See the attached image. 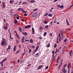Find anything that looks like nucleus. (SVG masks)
<instances>
[{
	"label": "nucleus",
	"instance_id": "obj_34",
	"mask_svg": "<svg viewBox=\"0 0 73 73\" xmlns=\"http://www.w3.org/2000/svg\"><path fill=\"white\" fill-rule=\"evenodd\" d=\"M37 8H36V9H34L33 11H34V12H36V11H37Z\"/></svg>",
	"mask_w": 73,
	"mask_h": 73
},
{
	"label": "nucleus",
	"instance_id": "obj_33",
	"mask_svg": "<svg viewBox=\"0 0 73 73\" xmlns=\"http://www.w3.org/2000/svg\"><path fill=\"white\" fill-rule=\"evenodd\" d=\"M8 48L9 49H11V45H9Z\"/></svg>",
	"mask_w": 73,
	"mask_h": 73
},
{
	"label": "nucleus",
	"instance_id": "obj_3",
	"mask_svg": "<svg viewBox=\"0 0 73 73\" xmlns=\"http://www.w3.org/2000/svg\"><path fill=\"white\" fill-rule=\"evenodd\" d=\"M67 65V64H64V73L67 72V71L65 68V67H66V66Z\"/></svg>",
	"mask_w": 73,
	"mask_h": 73
},
{
	"label": "nucleus",
	"instance_id": "obj_16",
	"mask_svg": "<svg viewBox=\"0 0 73 73\" xmlns=\"http://www.w3.org/2000/svg\"><path fill=\"white\" fill-rule=\"evenodd\" d=\"M48 28H49V27L48 26V25H46L45 26L44 28H45V29H48Z\"/></svg>",
	"mask_w": 73,
	"mask_h": 73
},
{
	"label": "nucleus",
	"instance_id": "obj_56",
	"mask_svg": "<svg viewBox=\"0 0 73 73\" xmlns=\"http://www.w3.org/2000/svg\"><path fill=\"white\" fill-rule=\"evenodd\" d=\"M50 36H52V33H50Z\"/></svg>",
	"mask_w": 73,
	"mask_h": 73
},
{
	"label": "nucleus",
	"instance_id": "obj_22",
	"mask_svg": "<svg viewBox=\"0 0 73 73\" xmlns=\"http://www.w3.org/2000/svg\"><path fill=\"white\" fill-rule=\"evenodd\" d=\"M16 46H15L14 47V49H13L14 52H15V50H16Z\"/></svg>",
	"mask_w": 73,
	"mask_h": 73
},
{
	"label": "nucleus",
	"instance_id": "obj_5",
	"mask_svg": "<svg viewBox=\"0 0 73 73\" xmlns=\"http://www.w3.org/2000/svg\"><path fill=\"white\" fill-rule=\"evenodd\" d=\"M71 66V63H69L68 64V68L70 69V68Z\"/></svg>",
	"mask_w": 73,
	"mask_h": 73
},
{
	"label": "nucleus",
	"instance_id": "obj_61",
	"mask_svg": "<svg viewBox=\"0 0 73 73\" xmlns=\"http://www.w3.org/2000/svg\"><path fill=\"white\" fill-rule=\"evenodd\" d=\"M62 71L63 72H64V68H63L62 69Z\"/></svg>",
	"mask_w": 73,
	"mask_h": 73
},
{
	"label": "nucleus",
	"instance_id": "obj_13",
	"mask_svg": "<svg viewBox=\"0 0 73 73\" xmlns=\"http://www.w3.org/2000/svg\"><path fill=\"white\" fill-rule=\"evenodd\" d=\"M59 52V51L58 50V49H57L56 48V50L55 52V54H56V53H57V52Z\"/></svg>",
	"mask_w": 73,
	"mask_h": 73
},
{
	"label": "nucleus",
	"instance_id": "obj_49",
	"mask_svg": "<svg viewBox=\"0 0 73 73\" xmlns=\"http://www.w3.org/2000/svg\"><path fill=\"white\" fill-rule=\"evenodd\" d=\"M49 67L48 66H47L46 67V69H48V67Z\"/></svg>",
	"mask_w": 73,
	"mask_h": 73
},
{
	"label": "nucleus",
	"instance_id": "obj_18",
	"mask_svg": "<svg viewBox=\"0 0 73 73\" xmlns=\"http://www.w3.org/2000/svg\"><path fill=\"white\" fill-rule=\"evenodd\" d=\"M44 24H47V23H48V22L46 20H44Z\"/></svg>",
	"mask_w": 73,
	"mask_h": 73
},
{
	"label": "nucleus",
	"instance_id": "obj_8",
	"mask_svg": "<svg viewBox=\"0 0 73 73\" xmlns=\"http://www.w3.org/2000/svg\"><path fill=\"white\" fill-rule=\"evenodd\" d=\"M1 44V45L2 46H4V45H5V43H4V42H2Z\"/></svg>",
	"mask_w": 73,
	"mask_h": 73
},
{
	"label": "nucleus",
	"instance_id": "obj_20",
	"mask_svg": "<svg viewBox=\"0 0 73 73\" xmlns=\"http://www.w3.org/2000/svg\"><path fill=\"white\" fill-rule=\"evenodd\" d=\"M66 22L67 23V24L68 25H69L70 24L69 23V22H68V20L66 19Z\"/></svg>",
	"mask_w": 73,
	"mask_h": 73
},
{
	"label": "nucleus",
	"instance_id": "obj_41",
	"mask_svg": "<svg viewBox=\"0 0 73 73\" xmlns=\"http://www.w3.org/2000/svg\"><path fill=\"white\" fill-rule=\"evenodd\" d=\"M27 15H28L27 13H25L24 15V16H27Z\"/></svg>",
	"mask_w": 73,
	"mask_h": 73
},
{
	"label": "nucleus",
	"instance_id": "obj_39",
	"mask_svg": "<svg viewBox=\"0 0 73 73\" xmlns=\"http://www.w3.org/2000/svg\"><path fill=\"white\" fill-rule=\"evenodd\" d=\"M31 52H32V50L31 49H30L29 50V53H31Z\"/></svg>",
	"mask_w": 73,
	"mask_h": 73
},
{
	"label": "nucleus",
	"instance_id": "obj_7",
	"mask_svg": "<svg viewBox=\"0 0 73 73\" xmlns=\"http://www.w3.org/2000/svg\"><path fill=\"white\" fill-rule=\"evenodd\" d=\"M3 28L5 30H7V29H8V27L6 26H5L3 27Z\"/></svg>",
	"mask_w": 73,
	"mask_h": 73
},
{
	"label": "nucleus",
	"instance_id": "obj_28",
	"mask_svg": "<svg viewBox=\"0 0 73 73\" xmlns=\"http://www.w3.org/2000/svg\"><path fill=\"white\" fill-rule=\"evenodd\" d=\"M23 4H27V2L26 1H25L22 3Z\"/></svg>",
	"mask_w": 73,
	"mask_h": 73
},
{
	"label": "nucleus",
	"instance_id": "obj_50",
	"mask_svg": "<svg viewBox=\"0 0 73 73\" xmlns=\"http://www.w3.org/2000/svg\"><path fill=\"white\" fill-rule=\"evenodd\" d=\"M5 68H6V67L4 66V67L2 68V69H5Z\"/></svg>",
	"mask_w": 73,
	"mask_h": 73
},
{
	"label": "nucleus",
	"instance_id": "obj_36",
	"mask_svg": "<svg viewBox=\"0 0 73 73\" xmlns=\"http://www.w3.org/2000/svg\"><path fill=\"white\" fill-rule=\"evenodd\" d=\"M9 24H8V23H7L6 24V26H5L6 27H8V26H9Z\"/></svg>",
	"mask_w": 73,
	"mask_h": 73
},
{
	"label": "nucleus",
	"instance_id": "obj_37",
	"mask_svg": "<svg viewBox=\"0 0 73 73\" xmlns=\"http://www.w3.org/2000/svg\"><path fill=\"white\" fill-rule=\"evenodd\" d=\"M19 53V50H18L17 52L15 54L16 55L17 54V53Z\"/></svg>",
	"mask_w": 73,
	"mask_h": 73
},
{
	"label": "nucleus",
	"instance_id": "obj_57",
	"mask_svg": "<svg viewBox=\"0 0 73 73\" xmlns=\"http://www.w3.org/2000/svg\"><path fill=\"white\" fill-rule=\"evenodd\" d=\"M17 62L18 63H19L20 62V60H19V59L18 60Z\"/></svg>",
	"mask_w": 73,
	"mask_h": 73
},
{
	"label": "nucleus",
	"instance_id": "obj_19",
	"mask_svg": "<svg viewBox=\"0 0 73 73\" xmlns=\"http://www.w3.org/2000/svg\"><path fill=\"white\" fill-rule=\"evenodd\" d=\"M27 41L29 42V40H28V39H25L24 41L25 42H27Z\"/></svg>",
	"mask_w": 73,
	"mask_h": 73
},
{
	"label": "nucleus",
	"instance_id": "obj_11",
	"mask_svg": "<svg viewBox=\"0 0 73 73\" xmlns=\"http://www.w3.org/2000/svg\"><path fill=\"white\" fill-rule=\"evenodd\" d=\"M30 41L31 43H32V44H33V39H30Z\"/></svg>",
	"mask_w": 73,
	"mask_h": 73
},
{
	"label": "nucleus",
	"instance_id": "obj_51",
	"mask_svg": "<svg viewBox=\"0 0 73 73\" xmlns=\"http://www.w3.org/2000/svg\"><path fill=\"white\" fill-rule=\"evenodd\" d=\"M48 13H47L45 14L44 15V16H47L48 15Z\"/></svg>",
	"mask_w": 73,
	"mask_h": 73
},
{
	"label": "nucleus",
	"instance_id": "obj_54",
	"mask_svg": "<svg viewBox=\"0 0 73 73\" xmlns=\"http://www.w3.org/2000/svg\"><path fill=\"white\" fill-rule=\"evenodd\" d=\"M32 48H35V46H32Z\"/></svg>",
	"mask_w": 73,
	"mask_h": 73
},
{
	"label": "nucleus",
	"instance_id": "obj_60",
	"mask_svg": "<svg viewBox=\"0 0 73 73\" xmlns=\"http://www.w3.org/2000/svg\"><path fill=\"white\" fill-rule=\"evenodd\" d=\"M60 58V56H58V58H57V60H59V58Z\"/></svg>",
	"mask_w": 73,
	"mask_h": 73
},
{
	"label": "nucleus",
	"instance_id": "obj_44",
	"mask_svg": "<svg viewBox=\"0 0 73 73\" xmlns=\"http://www.w3.org/2000/svg\"><path fill=\"white\" fill-rule=\"evenodd\" d=\"M37 50H35L33 52V53H36L37 52Z\"/></svg>",
	"mask_w": 73,
	"mask_h": 73
},
{
	"label": "nucleus",
	"instance_id": "obj_31",
	"mask_svg": "<svg viewBox=\"0 0 73 73\" xmlns=\"http://www.w3.org/2000/svg\"><path fill=\"white\" fill-rule=\"evenodd\" d=\"M50 46V44H48V45L47 46V48H49Z\"/></svg>",
	"mask_w": 73,
	"mask_h": 73
},
{
	"label": "nucleus",
	"instance_id": "obj_2",
	"mask_svg": "<svg viewBox=\"0 0 73 73\" xmlns=\"http://www.w3.org/2000/svg\"><path fill=\"white\" fill-rule=\"evenodd\" d=\"M22 33L23 35H25V36H27L28 35V33L26 32H22Z\"/></svg>",
	"mask_w": 73,
	"mask_h": 73
},
{
	"label": "nucleus",
	"instance_id": "obj_47",
	"mask_svg": "<svg viewBox=\"0 0 73 73\" xmlns=\"http://www.w3.org/2000/svg\"><path fill=\"white\" fill-rule=\"evenodd\" d=\"M17 20H19V19H20V18H19V17H17Z\"/></svg>",
	"mask_w": 73,
	"mask_h": 73
},
{
	"label": "nucleus",
	"instance_id": "obj_53",
	"mask_svg": "<svg viewBox=\"0 0 73 73\" xmlns=\"http://www.w3.org/2000/svg\"><path fill=\"white\" fill-rule=\"evenodd\" d=\"M60 5H57V7H60Z\"/></svg>",
	"mask_w": 73,
	"mask_h": 73
},
{
	"label": "nucleus",
	"instance_id": "obj_17",
	"mask_svg": "<svg viewBox=\"0 0 73 73\" xmlns=\"http://www.w3.org/2000/svg\"><path fill=\"white\" fill-rule=\"evenodd\" d=\"M42 65H40L38 67V69L37 70H38L39 69H40L42 68Z\"/></svg>",
	"mask_w": 73,
	"mask_h": 73
},
{
	"label": "nucleus",
	"instance_id": "obj_43",
	"mask_svg": "<svg viewBox=\"0 0 73 73\" xmlns=\"http://www.w3.org/2000/svg\"><path fill=\"white\" fill-rule=\"evenodd\" d=\"M39 54L38 53H36V54H35V56H38V55Z\"/></svg>",
	"mask_w": 73,
	"mask_h": 73
},
{
	"label": "nucleus",
	"instance_id": "obj_52",
	"mask_svg": "<svg viewBox=\"0 0 73 73\" xmlns=\"http://www.w3.org/2000/svg\"><path fill=\"white\" fill-rule=\"evenodd\" d=\"M38 38H39V39H42V37H38Z\"/></svg>",
	"mask_w": 73,
	"mask_h": 73
},
{
	"label": "nucleus",
	"instance_id": "obj_9",
	"mask_svg": "<svg viewBox=\"0 0 73 73\" xmlns=\"http://www.w3.org/2000/svg\"><path fill=\"white\" fill-rule=\"evenodd\" d=\"M31 3H35V0H31Z\"/></svg>",
	"mask_w": 73,
	"mask_h": 73
},
{
	"label": "nucleus",
	"instance_id": "obj_23",
	"mask_svg": "<svg viewBox=\"0 0 73 73\" xmlns=\"http://www.w3.org/2000/svg\"><path fill=\"white\" fill-rule=\"evenodd\" d=\"M42 29H43V27H42V26H41L39 27V30H41V31H42Z\"/></svg>",
	"mask_w": 73,
	"mask_h": 73
},
{
	"label": "nucleus",
	"instance_id": "obj_30",
	"mask_svg": "<svg viewBox=\"0 0 73 73\" xmlns=\"http://www.w3.org/2000/svg\"><path fill=\"white\" fill-rule=\"evenodd\" d=\"M17 23V20H15L14 21V24H16Z\"/></svg>",
	"mask_w": 73,
	"mask_h": 73
},
{
	"label": "nucleus",
	"instance_id": "obj_6",
	"mask_svg": "<svg viewBox=\"0 0 73 73\" xmlns=\"http://www.w3.org/2000/svg\"><path fill=\"white\" fill-rule=\"evenodd\" d=\"M32 32L33 33L32 34H33V35H34V33H35V30L34 29V28H33V27L32 28Z\"/></svg>",
	"mask_w": 73,
	"mask_h": 73
},
{
	"label": "nucleus",
	"instance_id": "obj_1",
	"mask_svg": "<svg viewBox=\"0 0 73 73\" xmlns=\"http://www.w3.org/2000/svg\"><path fill=\"white\" fill-rule=\"evenodd\" d=\"M2 42L5 43V45H7V41L5 40V39L3 38L2 39Z\"/></svg>",
	"mask_w": 73,
	"mask_h": 73
},
{
	"label": "nucleus",
	"instance_id": "obj_24",
	"mask_svg": "<svg viewBox=\"0 0 73 73\" xmlns=\"http://www.w3.org/2000/svg\"><path fill=\"white\" fill-rule=\"evenodd\" d=\"M48 16L49 17H51V16H52V14L50 13H49L48 14Z\"/></svg>",
	"mask_w": 73,
	"mask_h": 73
},
{
	"label": "nucleus",
	"instance_id": "obj_25",
	"mask_svg": "<svg viewBox=\"0 0 73 73\" xmlns=\"http://www.w3.org/2000/svg\"><path fill=\"white\" fill-rule=\"evenodd\" d=\"M72 50H71L70 51V53H69V54H70V56H71L72 54Z\"/></svg>",
	"mask_w": 73,
	"mask_h": 73
},
{
	"label": "nucleus",
	"instance_id": "obj_64",
	"mask_svg": "<svg viewBox=\"0 0 73 73\" xmlns=\"http://www.w3.org/2000/svg\"><path fill=\"white\" fill-rule=\"evenodd\" d=\"M16 14H15L14 15V17H16Z\"/></svg>",
	"mask_w": 73,
	"mask_h": 73
},
{
	"label": "nucleus",
	"instance_id": "obj_21",
	"mask_svg": "<svg viewBox=\"0 0 73 73\" xmlns=\"http://www.w3.org/2000/svg\"><path fill=\"white\" fill-rule=\"evenodd\" d=\"M46 34H47V33L46 32H44L43 35L44 36H45L46 35Z\"/></svg>",
	"mask_w": 73,
	"mask_h": 73
},
{
	"label": "nucleus",
	"instance_id": "obj_46",
	"mask_svg": "<svg viewBox=\"0 0 73 73\" xmlns=\"http://www.w3.org/2000/svg\"><path fill=\"white\" fill-rule=\"evenodd\" d=\"M54 23H57V20H56L55 19V21L54 22Z\"/></svg>",
	"mask_w": 73,
	"mask_h": 73
},
{
	"label": "nucleus",
	"instance_id": "obj_63",
	"mask_svg": "<svg viewBox=\"0 0 73 73\" xmlns=\"http://www.w3.org/2000/svg\"><path fill=\"white\" fill-rule=\"evenodd\" d=\"M54 51H52V54H54Z\"/></svg>",
	"mask_w": 73,
	"mask_h": 73
},
{
	"label": "nucleus",
	"instance_id": "obj_59",
	"mask_svg": "<svg viewBox=\"0 0 73 73\" xmlns=\"http://www.w3.org/2000/svg\"><path fill=\"white\" fill-rule=\"evenodd\" d=\"M58 1V0H55L54 1V3H55V2H56V1Z\"/></svg>",
	"mask_w": 73,
	"mask_h": 73
},
{
	"label": "nucleus",
	"instance_id": "obj_35",
	"mask_svg": "<svg viewBox=\"0 0 73 73\" xmlns=\"http://www.w3.org/2000/svg\"><path fill=\"white\" fill-rule=\"evenodd\" d=\"M24 39H22L21 40L22 43H23L24 42Z\"/></svg>",
	"mask_w": 73,
	"mask_h": 73
},
{
	"label": "nucleus",
	"instance_id": "obj_27",
	"mask_svg": "<svg viewBox=\"0 0 73 73\" xmlns=\"http://www.w3.org/2000/svg\"><path fill=\"white\" fill-rule=\"evenodd\" d=\"M60 8H62V9H63V8H64V5H62L61 6H60Z\"/></svg>",
	"mask_w": 73,
	"mask_h": 73
},
{
	"label": "nucleus",
	"instance_id": "obj_38",
	"mask_svg": "<svg viewBox=\"0 0 73 73\" xmlns=\"http://www.w3.org/2000/svg\"><path fill=\"white\" fill-rule=\"evenodd\" d=\"M9 37L10 38H11V40H13V38L12 37H11V35H10Z\"/></svg>",
	"mask_w": 73,
	"mask_h": 73
},
{
	"label": "nucleus",
	"instance_id": "obj_62",
	"mask_svg": "<svg viewBox=\"0 0 73 73\" xmlns=\"http://www.w3.org/2000/svg\"><path fill=\"white\" fill-rule=\"evenodd\" d=\"M4 62L3 61V60L1 62V64H3V63Z\"/></svg>",
	"mask_w": 73,
	"mask_h": 73
},
{
	"label": "nucleus",
	"instance_id": "obj_10",
	"mask_svg": "<svg viewBox=\"0 0 73 73\" xmlns=\"http://www.w3.org/2000/svg\"><path fill=\"white\" fill-rule=\"evenodd\" d=\"M18 29H19V31H20V32H22V29H21V28L20 27H19L18 28Z\"/></svg>",
	"mask_w": 73,
	"mask_h": 73
},
{
	"label": "nucleus",
	"instance_id": "obj_42",
	"mask_svg": "<svg viewBox=\"0 0 73 73\" xmlns=\"http://www.w3.org/2000/svg\"><path fill=\"white\" fill-rule=\"evenodd\" d=\"M67 41V39L66 38H65V39L64 40V42H66Z\"/></svg>",
	"mask_w": 73,
	"mask_h": 73
},
{
	"label": "nucleus",
	"instance_id": "obj_55",
	"mask_svg": "<svg viewBox=\"0 0 73 73\" xmlns=\"http://www.w3.org/2000/svg\"><path fill=\"white\" fill-rule=\"evenodd\" d=\"M21 45H19V48L20 49V48H21Z\"/></svg>",
	"mask_w": 73,
	"mask_h": 73
},
{
	"label": "nucleus",
	"instance_id": "obj_14",
	"mask_svg": "<svg viewBox=\"0 0 73 73\" xmlns=\"http://www.w3.org/2000/svg\"><path fill=\"white\" fill-rule=\"evenodd\" d=\"M32 17H35V16H36V14L35 13H33L32 15Z\"/></svg>",
	"mask_w": 73,
	"mask_h": 73
},
{
	"label": "nucleus",
	"instance_id": "obj_40",
	"mask_svg": "<svg viewBox=\"0 0 73 73\" xmlns=\"http://www.w3.org/2000/svg\"><path fill=\"white\" fill-rule=\"evenodd\" d=\"M57 46V45H56V44H55L54 46V48H56Z\"/></svg>",
	"mask_w": 73,
	"mask_h": 73
},
{
	"label": "nucleus",
	"instance_id": "obj_58",
	"mask_svg": "<svg viewBox=\"0 0 73 73\" xmlns=\"http://www.w3.org/2000/svg\"><path fill=\"white\" fill-rule=\"evenodd\" d=\"M21 63H23V60H22L20 61Z\"/></svg>",
	"mask_w": 73,
	"mask_h": 73
},
{
	"label": "nucleus",
	"instance_id": "obj_32",
	"mask_svg": "<svg viewBox=\"0 0 73 73\" xmlns=\"http://www.w3.org/2000/svg\"><path fill=\"white\" fill-rule=\"evenodd\" d=\"M13 1H12V0H11L10 1V3H13Z\"/></svg>",
	"mask_w": 73,
	"mask_h": 73
},
{
	"label": "nucleus",
	"instance_id": "obj_26",
	"mask_svg": "<svg viewBox=\"0 0 73 73\" xmlns=\"http://www.w3.org/2000/svg\"><path fill=\"white\" fill-rule=\"evenodd\" d=\"M38 48H39V46H37L35 50H38Z\"/></svg>",
	"mask_w": 73,
	"mask_h": 73
},
{
	"label": "nucleus",
	"instance_id": "obj_48",
	"mask_svg": "<svg viewBox=\"0 0 73 73\" xmlns=\"http://www.w3.org/2000/svg\"><path fill=\"white\" fill-rule=\"evenodd\" d=\"M70 68H68V73H69L70 72Z\"/></svg>",
	"mask_w": 73,
	"mask_h": 73
},
{
	"label": "nucleus",
	"instance_id": "obj_15",
	"mask_svg": "<svg viewBox=\"0 0 73 73\" xmlns=\"http://www.w3.org/2000/svg\"><path fill=\"white\" fill-rule=\"evenodd\" d=\"M3 8H5V2H3Z\"/></svg>",
	"mask_w": 73,
	"mask_h": 73
},
{
	"label": "nucleus",
	"instance_id": "obj_12",
	"mask_svg": "<svg viewBox=\"0 0 73 73\" xmlns=\"http://www.w3.org/2000/svg\"><path fill=\"white\" fill-rule=\"evenodd\" d=\"M18 11H20V10H22L23 11H24V9L21 8H19L18 9Z\"/></svg>",
	"mask_w": 73,
	"mask_h": 73
},
{
	"label": "nucleus",
	"instance_id": "obj_45",
	"mask_svg": "<svg viewBox=\"0 0 73 73\" xmlns=\"http://www.w3.org/2000/svg\"><path fill=\"white\" fill-rule=\"evenodd\" d=\"M59 42H60V41H61V37H59Z\"/></svg>",
	"mask_w": 73,
	"mask_h": 73
},
{
	"label": "nucleus",
	"instance_id": "obj_4",
	"mask_svg": "<svg viewBox=\"0 0 73 73\" xmlns=\"http://www.w3.org/2000/svg\"><path fill=\"white\" fill-rule=\"evenodd\" d=\"M31 25H29L25 27V29H27L28 28H30L31 27Z\"/></svg>",
	"mask_w": 73,
	"mask_h": 73
},
{
	"label": "nucleus",
	"instance_id": "obj_29",
	"mask_svg": "<svg viewBox=\"0 0 73 73\" xmlns=\"http://www.w3.org/2000/svg\"><path fill=\"white\" fill-rule=\"evenodd\" d=\"M7 60V58H5L3 60V62H4V61H6V60Z\"/></svg>",
	"mask_w": 73,
	"mask_h": 73
}]
</instances>
